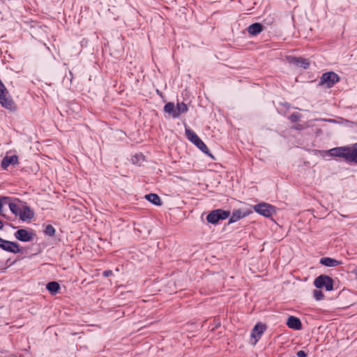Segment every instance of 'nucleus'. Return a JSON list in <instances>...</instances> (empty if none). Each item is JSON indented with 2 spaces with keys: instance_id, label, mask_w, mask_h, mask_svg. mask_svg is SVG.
Segmentation results:
<instances>
[{
  "instance_id": "f257e3e1",
  "label": "nucleus",
  "mask_w": 357,
  "mask_h": 357,
  "mask_svg": "<svg viewBox=\"0 0 357 357\" xmlns=\"http://www.w3.org/2000/svg\"><path fill=\"white\" fill-rule=\"evenodd\" d=\"M188 110V105L183 102H178L176 108L174 103L171 102H167L164 107L165 112L174 119L179 117L181 114L186 113Z\"/></svg>"
},
{
  "instance_id": "f03ea898",
  "label": "nucleus",
  "mask_w": 357,
  "mask_h": 357,
  "mask_svg": "<svg viewBox=\"0 0 357 357\" xmlns=\"http://www.w3.org/2000/svg\"><path fill=\"white\" fill-rule=\"evenodd\" d=\"M314 284L317 288H325L326 291H331L333 289V281L332 278L326 275L318 276L314 280Z\"/></svg>"
},
{
  "instance_id": "7ed1b4c3",
  "label": "nucleus",
  "mask_w": 357,
  "mask_h": 357,
  "mask_svg": "<svg viewBox=\"0 0 357 357\" xmlns=\"http://www.w3.org/2000/svg\"><path fill=\"white\" fill-rule=\"evenodd\" d=\"M230 213L222 209H217L211 211L206 217L208 222L217 224L220 220H225L229 218Z\"/></svg>"
},
{
  "instance_id": "20e7f679",
  "label": "nucleus",
  "mask_w": 357,
  "mask_h": 357,
  "mask_svg": "<svg viewBox=\"0 0 357 357\" xmlns=\"http://www.w3.org/2000/svg\"><path fill=\"white\" fill-rule=\"evenodd\" d=\"M255 211L265 216L271 217L275 213V208L266 203H261L254 206Z\"/></svg>"
},
{
  "instance_id": "39448f33",
  "label": "nucleus",
  "mask_w": 357,
  "mask_h": 357,
  "mask_svg": "<svg viewBox=\"0 0 357 357\" xmlns=\"http://www.w3.org/2000/svg\"><path fill=\"white\" fill-rule=\"evenodd\" d=\"M339 81L338 75L334 72L325 73L321 77L320 84H326L328 87H331L334 84Z\"/></svg>"
},
{
  "instance_id": "423d86ee",
  "label": "nucleus",
  "mask_w": 357,
  "mask_h": 357,
  "mask_svg": "<svg viewBox=\"0 0 357 357\" xmlns=\"http://www.w3.org/2000/svg\"><path fill=\"white\" fill-rule=\"evenodd\" d=\"M0 248L13 253H18L20 252L19 245L17 243L6 241L1 238H0Z\"/></svg>"
},
{
  "instance_id": "0eeeda50",
  "label": "nucleus",
  "mask_w": 357,
  "mask_h": 357,
  "mask_svg": "<svg viewBox=\"0 0 357 357\" xmlns=\"http://www.w3.org/2000/svg\"><path fill=\"white\" fill-rule=\"evenodd\" d=\"M266 328V325L261 323H258L254 326L251 333V337L255 339L253 344H255L261 338Z\"/></svg>"
},
{
  "instance_id": "6e6552de",
  "label": "nucleus",
  "mask_w": 357,
  "mask_h": 357,
  "mask_svg": "<svg viewBox=\"0 0 357 357\" xmlns=\"http://www.w3.org/2000/svg\"><path fill=\"white\" fill-rule=\"evenodd\" d=\"M14 235L17 239L23 242L31 241L33 238V234L24 229H18Z\"/></svg>"
},
{
  "instance_id": "1a4fd4ad",
  "label": "nucleus",
  "mask_w": 357,
  "mask_h": 357,
  "mask_svg": "<svg viewBox=\"0 0 357 357\" xmlns=\"http://www.w3.org/2000/svg\"><path fill=\"white\" fill-rule=\"evenodd\" d=\"M18 216L20 220L25 221L32 219L34 217V213L29 206L23 204Z\"/></svg>"
},
{
  "instance_id": "9d476101",
  "label": "nucleus",
  "mask_w": 357,
  "mask_h": 357,
  "mask_svg": "<svg viewBox=\"0 0 357 357\" xmlns=\"http://www.w3.org/2000/svg\"><path fill=\"white\" fill-rule=\"evenodd\" d=\"M288 60L290 63H294L296 66L307 69L310 66V62L307 59L296 57H289Z\"/></svg>"
},
{
  "instance_id": "9b49d317",
  "label": "nucleus",
  "mask_w": 357,
  "mask_h": 357,
  "mask_svg": "<svg viewBox=\"0 0 357 357\" xmlns=\"http://www.w3.org/2000/svg\"><path fill=\"white\" fill-rule=\"evenodd\" d=\"M287 325L289 328L296 330H300L302 328L301 320L294 316H290L288 317Z\"/></svg>"
},
{
  "instance_id": "f8f14e48",
  "label": "nucleus",
  "mask_w": 357,
  "mask_h": 357,
  "mask_svg": "<svg viewBox=\"0 0 357 357\" xmlns=\"http://www.w3.org/2000/svg\"><path fill=\"white\" fill-rule=\"evenodd\" d=\"M23 203L19 199H16L13 202L8 201V205L11 212L15 215H18L20 213V210L23 206Z\"/></svg>"
},
{
  "instance_id": "ddd939ff",
  "label": "nucleus",
  "mask_w": 357,
  "mask_h": 357,
  "mask_svg": "<svg viewBox=\"0 0 357 357\" xmlns=\"http://www.w3.org/2000/svg\"><path fill=\"white\" fill-rule=\"evenodd\" d=\"M347 149L348 147L346 146L334 148L330 150V154L333 156L342 157L346 160Z\"/></svg>"
},
{
  "instance_id": "4468645a",
  "label": "nucleus",
  "mask_w": 357,
  "mask_h": 357,
  "mask_svg": "<svg viewBox=\"0 0 357 357\" xmlns=\"http://www.w3.org/2000/svg\"><path fill=\"white\" fill-rule=\"evenodd\" d=\"M346 160L357 163V143L353 148L348 147Z\"/></svg>"
},
{
  "instance_id": "2eb2a0df",
  "label": "nucleus",
  "mask_w": 357,
  "mask_h": 357,
  "mask_svg": "<svg viewBox=\"0 0 357 357\" xmlns=\"http://www.w3.org/2000/svg\"><path fill=\"white\" fill-rule=\"evenodd\" d=\"M18 163V157L17 155H12V156H6L2 162H1V167L3 169H6L8 166L13 164H17Z\"/></svg>"
},
{
  "instance_id": "dca6fc26",
  "label": "nucleus",
  "mask_w": 357,
  "mask_h": 357,
  "mask_svg": "<svg viewBox=\"0 0 357 357\" xmlns=\"http://www.w3.org/2000/svg\"><path fill=\"white\" fill-rule=\"evenodd\" d=\"M320 263L326 266L334 267L342 264L341 261H337L331 257H324L320 260Z\"/></svg>"
},
{
  "instance_id": "f3484780",
  "label": "nucleus",
  "mask_w": 357,
  "mask_h": 357,
  "mask_svg": "<svg viewBox=\"0 0 357 357\" xmlns=\"http://www.w3.org/2000/svg\"><path fill=\"white\" fill-rule=\"evenodd\" d=\"M262 26L259 23H254L248 27V32L252 36H256L262 31Z\"/></svg>"
},
{
  "instance_id": "a211bd4d",
  "label": "nucleus",
  "mask_w": 357,
  "mask_h": 357,
  "mask_svg": "<svg viewBox=\"0 0 357 357\" xmlns=\"http://www.w3.org/2000/svg\"><path fill=\"white\" fill-rule=\"evenodd\" d=\"M145 198L152 204L156 206H161L162 202L160 197L157 194L150 193L145 195Z\"/></svg>"
},
{
  "instance_id": "6ab92c4d",
  "label": "nucleus",
  "mask_w": 357,
  "mask_h": 357,
  "mask_svg": "<svg viewBox=\"0 0 357 357\" xmlns=\"http://www.w3.org/2000/svg\"><path fill=\"white\" fill-rule=\"evenodd\" d=\"M185 135L187 138L195 145L201 139L195 132L188 128L185 129Z\"/></svg>"
},
{
  "instance_id": "aec40b11",
  "label": "nucleus",
  "mask_w": 357,
  "mask_h": 357,
  "mask_svg": "<svg viewBox=\"0 0 357 357\" xmlns=\"http://www.w3.org/2000/svg\"><path fill=\"white\" fill-rule=\"evenodd\" d=\"M47 289L52 294H56L59 289L60 286L58 282H50L47 284Z\"/></svg>"
},
{
  "instance_id": "412c9836",
  "label": "nucleus",
  "mask_w": 357,
  "mask_h": 357,
  "mask_svg": "<svg viewBox=\"0 0 357 357\" xmlns=\"http://www.w3.org/2000/svg\"><path fill=\"white\" fill-rule=\"evenodd\" d=\"M196 146L202 151H203L204 153L207 154L208 155H209L211 158H213L214 159V157L213 155L209 152L208 151V147L206 146V145L202 141V139H200L199 142H198L196 144Z\"/></svg>"
},
{
  "instance_id": "4be33fe9",
  "label": "nucleus",
  "mask_w": 357,
  "mask_h": 357,
  "mask_svg": "<svg viewBox=\"0 0 357 357\" xmlns=\"http://www.w3.org/2000/svg\"><path fill=\"white\" fill-rule=\"evenodd\" d=\"M245 215L242 214L241 211L240 210L234 211L232 213V215L231 216L229 219V222H234L237 220H240L241 218H243Z\"/></svg>"
},
{
  "instance_id": "5701e85b",
  "label": "nucleus",
  "mask_w": 357,
  "mask_h": 357,
  "mask_svg": "<svg viewBox=\"0 0 357 357\" xmlns=\"http://www.w3.org/2000/svg\"><path fill=\"white\" fill-rule=\"evenodd\" d=\"M55 229L51 225H47L45 229V234L49 236H53L55 234Z\"/></svg>"
},
{
  "instance_id": "b1692460",
  "label": "nucleus",
  "mask_w": 357,
  "mask_h": 357,
  "mask_svg": "<svg viewBox=\"0 0 357 357\" xmlns=\"http://www.w3.org/2000/svg\"><path fill=\"white\" fill-rule=\"evenodd\" d=\"M314 297L316 300L320 301L324 298V294L321 291L315 289L313 291Z\"/></svg>"
},
{
  "instance_id": "393cba45",
  "label": "nucleus",
  "mask_w": 357,
  "mask_h": 357,
  "mask_svg": "<svg viewBox=\"0 0 357 357\" xmlns=\"http://www.w3.org/2000/svg\"><path fill=\"white\" fill-rule=\"evenodd\" d=\"M9 201V198L8 197H3L0 199V214L1 213V208L3 207V204H8Z\"/></svg>"
},
{
  "instance_id": "a878e982",
  "label": "nucleus",
  "mask_w": 357,
  "mask_h": 357,
  "mask_svg": "<svg viewBox=\"0 0 357 357\" xmlns=\"http://www.w3.org/2000/svg\"><path fill=\"white\" fill-rule=\"evenodd\" d=\"M297 356L298 357H306L307 354L305 353V351H304L303 350H300L297 352Z\"/></svg>"
},
{
  "instance_id": "bb28decb",
  "label": "nucleus",
  "mask_w": 357,
  "mask_h": 357,
  "mask_svg": "<svg viewBox=\"0 0 357 357\" xmlns=\"http://www.w3.org/2000/svg\"><path fill=\"white\" fill-rule=\"evenodd\" d=\"M102 274L105 277H109L112 275V271L109 270L105 271Z\"/></svg>"
},
{
  "instance_id": "cd10ccee",
  "label": "nucleus",
  "mask_w": 357,
  "mask_h": 357,
  "mask_svg": "<svg viewBox=\"0 0 357 357\" xmlns=\"http://www.w3.org/2000/svg\"><path fill=\"white\" fill-rule=\"evenodd\" d=\"M291 120L292 121H297V117L296 115H291L290 117Z\"/></svg>"
},
{
  "instance_id": "c85d7f7f",
  "label": "nucleus",
  "mask_w": 357,
  "mask_h": 357,
  "mask_svg": "<svg viewBox=\"0 0 357 357\" xmlns=\"http://www.w3.org/2000/svg\"><path fill=\"white\" fill-rule=\"evenodd\" d=\"M352 273L354 274L357 277V268H356L355 269H354L352 271Z\"/></svg>"
},
{
  "instance_id": "c756f323",
  "label": "nucleus",
  "mask_w": 357,
  "mask_h": 357,
  "mask_svg": "<svg viewBox=\"0 0 357 357\" xmlns=\"http://www.w3.org/2000/svg\"><path fill=\"white\" fill-rule=\"evenodd\" d=\"M142 158V155H136V156H135V158H136L137 160H138V158Z\"/></svg>"
},
{
  "instance_id": "7c9ffc66",
  "label": "nucleus",
  "mask_w": 357,
  "mask_h": 357,
  "mask_svg": "<svg viewBox=\"0 0 357 357\" xmlns=\"http://www.w3.org/2000/svg\"><path fill=\"white\" fill-rule=\"evenodd\" d=\"M3 227V223L1 221H0V229Z\"/></svg>"
}]
</instances>
